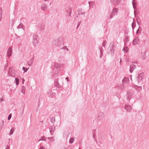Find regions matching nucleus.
<instances>
[{
    "label": "nucleus",
    "mask_w": 149,
    "mask_h": 149,
    "mask_svg": "<svg viewBox=\"0 0 149 149\" xmlns=\"http://www.w3.org/2000/svg\"><path fill=\"white\" fill-rule=\"evenodd\" d=\"M47 7L46 5L45 4H42L41 6L42 9L44 11H46L47 10Z\"/></svg>",
    "instance_id": "18"
},
{
    "label": "nucleus",
    "mask_w": 149,
    "mask_h": 149,
    "mask_svg": "<svg viewBox=\"0 0 149 149\" xmlns=\"http://www.w3.org/2000/svg\"><path fill=\"white\" fill-rule=\"evenodd\" d=\"M22 83L23 84H24V82L25 81V80H24V79L23 78L22 79Z\"/></svg>",
    "instance_id": "46"
},
{
    "label": "nucleus",
    "mask_w": 149,
    "mask_h": 149,
    "mask_svg": "<svg viewBox=\"0 0 149 149\" xmlns=\"http://www.w3.org/2000/svg\"><path fill=\"white\" fill-rule=\"evenodd\" d=\"M106 43H107L106 41H105V40L104 41V42H103V43L102 44V46L103 47H105V46L106 45Z\"/></svg>",
    "instance_id": "33"
},
{
    "label": "nucleus",
    "mask_w": 149,
    "mask_h": 149,
    "mask_svg": "<svg viewBox=\"0 0 149 149\" xmlns=\"http://www.w3.org/2000/svg\"><path fill=\"white\" fill-rule=\"evenodd\" d=\"M50 132H51V135H52L53 133L55 131V127L53 125L49 128Z\"/></svg>",
    "instance_id": "14"
},
{
    "label": "nucleus",
    "mask_w": 149,
    "mask_h": 149,
    "mask_svg": "<svg viewBox=\"0 0 149 149\" xmlns=\"http://www.w3.org/2000/svg\"><path fill=\"white\" fill-rule=\"evenodd\" d=\"M20 27H21V24H20L19 25L18 27V28H20Z\"/></svg>",
    "instance_id": "47"
},
{
    "label": "nucleus",
    "mask_w": 149,
    "mask_h": 149,
    "mask_svg": "<svg viewBox=\"0 0 149 149\" xmlns=\"http://www.w3.org/2000/svg\"><path fill=\"white\" fill-rule=\"evenodd\" d=\"M24 112V110L23 109L22 110V111L21 112V113L22 114V115L23 114Z\"/></svg>",
    "instance_id": "43"
},
{
    "label": "nucleus",
    "mask_w": 149,
    "mask_h": 149,
    "mask_svg": "<svg viewBox=\"0 0 149 149\" xmlns=\"http://www.w3.org/2000/svg\"><path fill=\"white\" fill-rule=\"evenodd\" d=\"M135 0H133L132 1V5L133 6V8H134V6L136 5V3H134L133 2V1H134Z\"/></svg>",
    "instance_id": "37"
},
{
    "label": "nucleus",
    "mask_w": 149,
    "mask_h": 149,
    "mask_svg": "<svg viewBox=\"0 0 149 149\" xmlns=\"http://www.w3.org/2000/svg\"><path fill=\"white\" fill-rule=\"evenodd\" d=\"M2 17V13L0 12V21H1V20Z\"/></svg>",
    "instance_id": "40"
},
{
    "label": "nucleus",
    "mask_w": 149,
    "mask_h": 149,
    "mask_svg": "<svg viewBox=\"0 0 149 149\" xmlns=\"http://www.w3.org/2000/svg\"><path fill=\"white\" fill-rule=\"evenodd\" d=\"M4 121H2V125H1L0 126V129H2V128L3 127V125H4Z\"/></svg>",
    "instance_id": "38"
},
{
    "label": "nucleus",
    "mask_w": 149,
    "mask_h": 149,
    "mask_svg": "<svg viewBox=\"0 0 149 149\" xmlns=\"http://www.w3.org/2000/svg\"><path fill=\"white\" fill-rule=\"evenodd\" d=\"M7 147H8V148H6V149H9L10 147L8 146Z\"/></svg>",
    "instance_id": "48"
},
{
    "label": "nucleus",
    "mask_w": 149,
    "mask_h": 149,
    "mask_svg": "<svg viewBox=\"0 0 149 149\" xmlns=\"http://www.w3.org/2000/svg\"><path fill=\"white\" fill-rule=\"evenodd\" d=\"M118 9L116 8H113L110 15L109 19H111L114 16L117 15L118 13Z\"/></svg>",
    "instance_id": "2"
},
{
    "label": "nucleus",
    "mask_w": 149,
    "mask_h": 149,
    "mask_svg": "<svg viewBox=\"0 0 149 149\" xmlns=\"http://www.w3.org/2000/svg\"><path fill=\"white\" fill-rule=\"evenodd\" d=\"M63 65L62 64H60L58 63H56L54 65V67L56 68H59L62 67Z\"/></svg>",
    "instance_id": "17"
},
{
    "label": "nucleus",
    "mask_w": 149,
    "mask_h": 149,
    "mask_svg": "<svg viewBox=\"0 0 149 149\" xmlns=\"http://www.w3.org/2000/svg\"><path fill=\"white\" fill-rule=\"evenodd\" d=\"M124 108L126 110L127 112H130L132 110V107L131 106L128 105H125L124 106Z\"/></svg>",
    "instance_id": "7"
},
{
    "label": "nucleus",
    "mask_w": 149,
    "mask_h": 149,
    "mask_svg": "<svg viewBox=\"0 0 149 149\" xmlns=\"http://www.w3.org/2000/svg\"><path fill=\"white\" fill-rule=\"evenodd\" d=\"M135 88L137 91H140L142 89V87L141 86H136Z\"/></svg>",
    "instance_id": "22"
},
{
    "label": "nucleus",
    "mask_w": 149,
    "mask_h": 149,
    "mask_svg": "<svg viewBox=\"0 0 149 149\" xmlns=\"http://www.w3.org/2000/svg\"><path fill=\"white\" fill-rule=\"evenodd\" d=\"M61 49L66 50H67V51H69V50L68 49V48H67V47H66V46H64V47H63Z\"/></svg>",
    "instance_id": "32"
},
{
    "label": "nucleus",
    "mask_w": 149,
    "mask_h": 149,
    "mask_svg": "<svg viewBox=\"0 0 149 149\" xmlns=\"http://www.w3.org/2000/svg\"><path fill=\"white\" fill-rule=\"evenodd\" d=\"M129 41V39L128 37H126L124 40L125 44L127 43V42Z\"/></svg>",
    "instance_id": "24"
},
{
    "label": "nucleus",
    "mask_w": 149,
    "mask_h": 149,
    "mask_svg": "<svg viewBox=\"0 0 149 149\" xmlns=\"http://www.w3.org/2000/svg\"><path fill=\"white\" fill-rule=\"evenodd\" d=\"M132 26L133 29H134L135 27L134 25L133 22L132 23Z\"/></svg>",
    "instance_id": "45"
},
{
    "label": "nucleus",
    "mask_w": 149,
    "mask_h": 149,
    "mask_svg": "<svg viewBox=\"0 0 149 149\" xmlns=\"http://www.w3.org/2000/svg\"><path fill=\"white\" fill-rule=\"evenodd\" d=\"M111 2L114 4H116L118 2V0H111Z\"/></svg>",
    "instance_id": "23"
},
{
    "label": "nucleus",
    "mask_w": 149,
    "mask_h": 149,
    "mask_svg": "<svg viewBox=\"0 0 149 149\" xmlns=\"http://www.w3.org/2000/svg\"><path fill=\"white\" fill-rule=\"evenodd\" d=\"M12 48L11 47H9L8 48V50L7 53V57L8 58H9L10 56L12 55Z\"/></svg>",
    "instance_id": "9"
},
{
    "label": "nucleus",
    "mask_w": 149,
    "mask_h": 149,
    "mask_svg": "<svg viewBox=\"0 0 149 149\" xmlns=\"http://www.w3.org/2000/svg\"><path fill=\"white\" fill-rule=\"evenodd\" d=\"M33 39H37L38 38V36L36 34H34L33 35Z\"/></svg>",
    "instance_id": "35"
},
{
    "label": "nucleus",
    "mask_w": 149,
    "mask_h": 149,
    "mask_svg": "<svg viewBox=\"0 0 149 149\" xmlns=\"http://www.w3.org/2000/svg\"><path fill=\"white\" fill-rule=\"evenodd\" d=\"M55 86L59 88H61L62 87L61 85L59 84L58 79H56L55 80Z\"/></svg>",
    "instance_id": "10"
},
{
    "label": "nucleus",
    "mask_w": 149,
    "mask_h": 149,
    "mask_svg": "<svg viewBox=\"0 0 149 149\" xmlns=\"http://www.w3.org/2000/svg\"><path fill=\"white\" fill-rule=\"evenodd\" d=\"M48 95L50 97H52L54 95V93L51 91H50L48 93Z\"/></svg>",
    "instance_id": "20"
},
{
    "label": "nucleus",
    "mask_w": 149,
    "mask_h": 149,
    "mask_svg": "<svg viewBox=\"0 0 149 149\" xmlns=\"http://www.w3.org/2000/svg\"><path fill=\"white\" fill-rule=\"evenodd\" d=\"M61 40L57 39L54 40L53 42V44L56 46H59V45H61Z\"/></svg>",
    "instance_id": "5"
},
{
    "label": "nucleus",
    "mask_w": 149,
    "mask_h": 149,
    "mask_svg": "<svg viewBox=\"0 0 149 149\" xmlns=\"http://www.w3.org/2000/svg\"><path fill=\"white\" fill-rule=\"evenodd\" d=\"M65 79H67V81H68V77L66 78H65Z\"/></svg>",
    "instance_id": "50"
},
{
    "label": "nucleus",
    "mask_w": 149,
    "mask_h": 149,
    "mask_svg": "<svg viewBox=\"0 0 149 149\" xmlns=\"http://www.w3.org/2000/svg\"><path fill=\"white\" fill-rule=\"evenodd\" d=\"M126 49L125 48H124L123 49L122 51H124V52H126L128 51V50L127 49V47H126Z\"/></svg>",
    "instance_id": "36"
},
{
    "label": "nucleus",
    "mask_w": 149,
    "mask_h": 149,
    "mask_svg": "<svg viewBox=\"0 0 149 149\" xmlns=\"http://www.w3.org/2000/svg\"><path fill=\"white\" fill-rule=\"evenodd\" d=\"M109 50H110L109 53L112 54L113 55L114 53V44L113 43H111L109 47Z\"/></svg>",
    "instance_id": "3"
},
{
    "label": "nucleus",
    "mask_w": 149,
    "mask_h": 149,
    "mask_svg": "<svg viewBox=\"0 0 149 149\" xmlns=\"http://www.w3.org/2000/svg\"><path fill=\"white\" fill-rule=\"evenodd\" d=\"M74 137L71 138L69 140V142L70 143H72L74 141Z\"/></svg>",
    "instance_id": "29"
},
{
    "label": "nucleus",
    "mask_w": 149,
    "mask_h": 149,
    "mask_svg": "<svg viewBox=\"0 0 149 149\" xmlns=\"http://www.w3.org/2000/svg\"><path fill=\"white\" fill-rule=\"evenodd\" d=\"M47 139V138L44 136H42L41 137V139H40L38 141V142H39L40 141H46V140Z\"/></svg>",
    "instance_id": "25"
},
{
    "label": "nucleus",
    "mask_w": 149,
    "mask_h": 149,
    "mask_svg": "<svg viewBox=\"0 0 149 149\" xmlns=\"http://www.w3.org/2000/svg\"><path fill=\"white\" fill-rule=\"evenodd\" d=\"M99 49H100V53H101V54H100V58H101L103 55V50L102 49V48H99Z\"/></svg>",
    "instance_id": "27"
},
{
    "label": "nucleus",
    "mask_w": 149,
    "mask_h": 149,
    "mask_svg": "<svg viewBox=\"0 0 149 149\" xmlns=\"http://www.w3.org/2000/svg\"><path fill=\"white\" fill-rule=\"evenodd\" d=\"M136 65L134 64H131L130 66V71L131 73L136 68Z\"/></svg>",
    "instance_id": "6"
},
{
    "label": "nucleus",
    "mask_w": 149,
    "mask_h": 149,
    "mask_svg": "<svg viewBox=\"0 0 149 149\" xmlns=\"http://www.w3.org/2000/svg\"><path fill=\"white\" fill-rule=\"evenodd\" d=\"M81 22V21H80V22H79V25H80V24Z\"/></svg>",
    "instance_id": "51"
},
{
    "label": "nucleus",
    "mask_w": 149,
    "mask_h": 149,
    "mask_svg": "<svg viewBox=\"0 0 149 149\" xmlns=\"http://www.w3.org/2000/svg\"><path fill=\"white\" fill-rule=\"evenodd\" d=\"M4 100V95H3L2 96V97L0 98V102H1L2 101Z\"/></svg>",
    "instance_id": "34"
},
{
    "label": "nucleus",
    "mask_w": 149,
    "mask_h": 149,
    "mask_svg": "<svg viewBox=\"0 0 149 149\" xmlns=\"http://www.w3.org/2000/svg\"><path fill=\"white\" fill-rule=\"evenodd\" d=\"M129 81V78L128 77L124 78L122 80V82L123 83L127 84L128 83Z\"/></svg>",
    "instance_id": "16"
},
{
    "label": "nucleus",
    "mask_w": 149,
    "mask_h": 149,
    "mask_svg": "<svg viewBox=\"0 0 149 149\" xmlns=\"http://www.w3.org/2000/svg\"><path fill=\"white\" fill-rule=\"evenodd\" d=\"M15 84L16 85H17L19 84V79L17 78H15Z\"/></svg>",
    "instance_id": "26"
},
{
    "label": "nucleus",
    "mask_w": 149,
    "mask_h": 149,
    "mask_svg": "<svg viewBox=\"0 0 149 149\" xmlns=\"http://www.w3.org/2000/svg\"><path fill=\"white\" fill-rule=\"evenodd\" d=\"M47 139L51 142H54L55 141V138L54 137H48Z\"/></svg>",
    "instance_id": "21"
},
{
    "label": "nucleus",
    "mask_w": 149,
    "mask_h": 149,
    "mask_svg": "<svg viewBox=\"0 0 149 149\" xmlns=\"http://www.w3.org/2000/svg\"><path fill=\"white\" fill-rule=\"evenodd\" d=\"M144 77V73H141L139 74L137 77L136 78L135 80L138 83H139L140 82H142L143 81Z\"/></svg>",
    "instance_id": "1"
},
{
    "label": "nucleus",
    "mask_w": 149,
    "mask_h": 149,
    "mask_svg": "<svg viewBox=\"0 0 149 149\" xmlns=\"http://www.w3.org/2000/svg\"><path fill=\"white\" fill-rule=\"evenodd\" d=\"M39 149H45V148L43 146H41L40 147Z\"/></svg>",
    "instance_id": "44"
},
{
    "label": "nucleus",
    "mask_w": 149,
    "mask_h": 149,
    "mask_svg": "<svg viewBox=\"0 0 149 149\" xmlns=\"http://www.w3.org/2000/svg\"><path fill=\"white\" fill-rule=\"evenodd\" d=\"M34 58V57H33L31 60H30L27 62V64L28 66H30L32 65L33 62Z\"/></svg>",
    "instance_id": "13"
},
{
    "label": "nucleus",
    "mask_w": 149,
    "mask_h": 149,
    "mask_svg": "<svg viewBox=\"0 0 149 149\" xmlns=\"http://www.w3.org/2000/svg\"><path fill=\"white\" fill-rule=\"evenodd\" d=\"M121 62V59H120V62Z\"/></svg>",
    "instance_id": "53"
},
{
    "label": "nucleus",
    "mask_w": 149,
    "mask_h": 149,
    "mask_svg": "<svg viewBox=\"0 0 149 149\" xmlns=\"http://www.w3.org/2000/svg\"><path fill=\"white\" fill-rule=\"evenodd\" d=\"M124 86L123 85V84H122V85H121V86H120V88H121V89H123V88H124Z\"/></svg>",
    "instance_id": "41"
},
{
    "label": "nucleus",
    "mask_w": 149,
    "mask_h": 149,
    "mask_svg": "<svg viewBox=\"0 0 149 149\" xmlns=\"http://www.w3.org/2000/svg\"><path fill=\"white\" fill-rule=\"evenodd\" d=\"M55 118L54 117H52L51 118V121L52 123H54V122H55Z\"/></svg>",
    "instance_id": "31"
},
{
    "label": "nucleus",
    "mask_w": 149,
    "mask_h": 149,
    "mask_svg": "<svg viewBox=\"0 0 149 149\" xmlns=\"http://www.w3.org/2000/svg\"><path fill=\"white\" fill-rule=\"evenodd\" d=\"M66 16L67 17H69L71 15V13H72V9L70 8H68L66 10Z\"/></svg>",
    "instance_id": "8"
},
{
    "label": "nucleus",
    "mask_w": 149,
    "mask_h": 149,
    "mask_svg": "<svg viewBox=\"0 0 149 149\" xmlns=\"http://www.w3.org/2000/svg\"><path fill=\"white\" fill-rule=\"evenodd\" d=\"M11 116H11V114H9V116H8V120H9L10 119V118H11Z\"/></svg>",
    "instance_id": "39"
},
{
    "label": "nucleus",
    "mask_w": 149,
    "mask_h": 149,
    "mask_svg": "<svg viewBox=\"0 0 149 149\" xmlns=\"http://www.w3.org/2000/svg\"><path fill=\"white\" fill-rule=\"evenodd\" d=\"M38 26L39 29L41 31L43 30L45 28V24L44 23H42L40 24Z\"/></svg>",
    "instance_id": "15"
},
{
    "label": "nucleus",
    "mask_w": 149,
    "mask_h": 149,
    "mask_svg": "<svg viewBox=\"0 0 149 149\" xmlns=\"http://www.w3.org/2000/svg\"><path fill=\"white\" fill-rule=\"evenodd\" d=\"M104 116V113L102 112L99 113L97 115V119L98 120H102Z\"/></svg>",
    "instance_id": "4"
},
{
    "label": "nucleus",
    "mask_w": 149,
    "mask_h": 149,
    "mask_svg": "<svg viewBox=\"0 0 149 149\" xmlns=\"http://www.w3.org/2000/svg\"><path fill=\"white\" fill-rule=\"evenodd\" d=\"M29 68H25L24 67H22V70L24 71V73L26 72L28 70Z\"/></svg>",
    "instance_id": "30"
},
{
    "label": "nucleus",
    "mask_w": 149,
    "mask_h": 149,
    "mask_svg": "<svg viewBox=\"0 0 149 149\" xmlns=\"http://www.w3.org/2000/svg\"><path fill=\"white\" fill-rule=\"evenodd\" d=\"M14 128L13 127L10 130L9 135H11L14 132Z\"/></svg>",
    "instance_id": "28"
},
{
    "label": "nucleus",
    "mask_w": 149,
    "mask_h": 149,
    "mask_svg": "<svg viewBox=\"0 0 149 149\" xmlns=\"http://www.w3.org/2000/svg\"><path fill=\"white\" fill-rule=\"evenodd\" d=\"M79 149H81V148H79Z\"/></svg>",
    "instance_id": "52"
},
{
    "label": "nucleus",
    "mask_w": 149,
    "mask_h": 149,
    "mask_svg": "<svg viewBox=\"0 0 149 149\" xmlns=\"http://www.w3.org/2000/svg\"><path fill=\"white\" fill-rule=\"evenodd\" d=\"M33 42L35 47H36L38 44V40L37 39H33Z\"/></svg>",
    "instance_id": "19"
},
{
    "label": "nucleus",
    "mask_w": 149,
    "mask_h": 149,
    "mask_svg": "<svg viewBox=\"0 0 149 149\" xmlns=\"http://www.w3.org/2000/svg\"><path fill=\"white\" fill-rule=\"evenodd\" d=\"M22 93H23L24 94L25 92H23V91H22Z\"/></svg>",
    "instance_id": "49"
},
{
    "label": "nucleus",
    "mask_w": 149,
    "mask_h": 149,
    "mask_svg": "<svg viewBox=\"0 0 149 149\" xmlns=\"http://www.w3.org/2000/svg\"><path fill=\"white\" fill-rule=\"evenodd\" d=\"M132 93L130 92V91L127 92V99L128 101H129L132 96Z\"/></svg>",
    "instance_id": "12"
},
{
    "label": "nucleus",
    "mask_w": 149,
    "mask_h": 149,
    "mask_svg": "<svg viewBox=\"0 0 149 149\" xmlns=\"http://www.w3.org/2000/svg\"><path fill=\"white\" fill-rule=\"evenodd\" d=\"M85 13H82V12H81L80 13H79L78 15H83V14H84Z\"/></svg>",
    "instance_id": "42"
},
{
    "label": "nucleus",
    "mask_w": 149,
    "mask_h": 149,
    "mask_svg": "<svg viewBox=\"0 0 149 149\" xmlns=\"http://www.w3.org/2000/svg\"><path fill=\"white\" fill-rule=\"evenodd\" d=\"M139 42V39L138 37H136L133 40V44L134 45H136L138 44Z\"/></svg>",
    "instance_id": "11"
}]
</instances>
